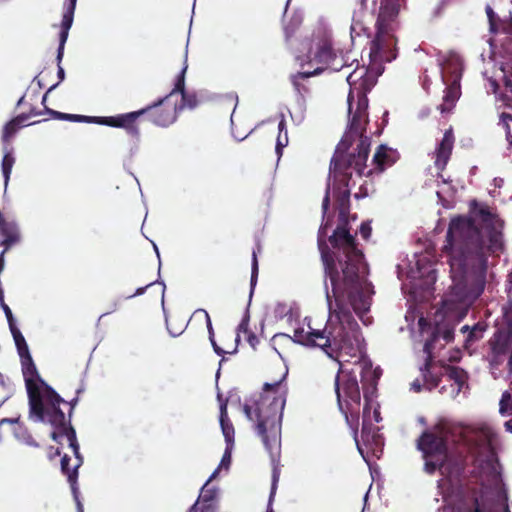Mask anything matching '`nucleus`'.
<instances>
[{"mask_svg": "<svg viewBox=\"0 0 512 512\" xmlns=\"http://www.w3.org/2000/svg\"><path fill=\"white\" fill-rule=\"evenodd\" d=\"M452 336H453V332L451 329H446L443 331L442 333V337L444 338L445 341H451L452 339Z\"/></svg>", "mask_w": 512, "mask_h": 512, "instance_id": "4c0bfd02", "label": "nucleus"}, {"mask_svg": "<svg viewBox=\"0 0 512 512\" xmlns=\"http://www.w3.org/2000/svg\"><path fill=\"white\" fill-rule=\"evenodd\" d=\"M425 351L429 353V351H430V344L429 343L425 344Z\"/></svg>", "mask_w": 512, "mask_h": 512, "instance_id": "603ef678", "label": "nucleus"}, {"mask_svg": "<svg viewBox=\"0 0 512 512\" xmlns=\"http://www.w3.org/2000/svg\"><path fill=\"white\" fill-rule=\"evenodd\" d=\"M208 480L202 487L201 493L196 501V512L198 509L204 506L205 509L217 510V499L219 496V488L215 486H209Z\"/></svg>", "mask_w": 512, "mask_h": 512, "instance_id": "6ab92c4d", "label": "nucleus"}, {"mask_svg": "<svg viewBox=\"0 0 512 512\" xmlns=\"http://www.w3.org/2000/svg\"><path fill=\"white\" fill-rule=\"evenodd\" d=\"M143 291H144V289H143V288L138 289V290H137V292H136V294H141V293H143Z\"/></svg>", "mask_w": 512, "mask_h": 512, "instance_id": "864d4df0", "label": "nucleus"}, {"mask_svg": "<svg viewBox=\"0 0 512 512\" xmlns=\"http://www.w3.org/2000/svg\"><path fill=\"white\" fill-rule=\"evenodd\" d=\"M424 377H425V384H424V386H425L427 389H429V390H430V389L434 388V387L437 385V381H436V380H431V381H429V380L427 379L426 375H424Z\"/></svg>", "mask_w": 512, "mask_h": 512, "instance_id": "58836bf2", "label": "nucleus"}, {"mask_svg": "<svg viewBox=\"0 0 512 512\" xmlns=\"http://www.w3.org/2000/svg\"><path fill=\"white\" fill-rule=\"evenodd\" d=\"M454 138L452 130L449 129L444 133V136L436 148L435 152V165L438 169H443L450 157L453 148Z\"/></svg>", "mask_w": 512, "mask_h": 512, "instance_id": "a211bd4d", "label": "nucleus"}, {"mask_svg": "<svg viewBox=\"0 0 512 512\" xmlns=\"http://www.w3.org/2000/svg\"><path fill=\"white\" fill-rule=\"evenodd\" d=\"M187 70V65H185L180 73V76L178 77V80L175 84V88L172 91H175V93L178 95V100L181 99L183 104L179 107H177L179 110H181L184 107L188 108H194L198 104L197 97L195 95H185L183 93L184 89V75Z\"/></svg>", "mask_w": 512, "mask_h": 512, "instance_id": "412c9836", "label": "nucleus"}, {"mask_svg": "<svg viewBox=\"0 0 512 512\" xmlns=\"http://www.w3.org/2000/svg\"><path fill=\"white\" fill-rule=\"evenodd\" d=\"M245 337H246L247 341L250 343V345H251V346H253V347H254V346L256 345V343L258 342V340H257L256 336H255L253 333H251V332H249L248 334H246V335H245Z\"/></svg>", "mask_w": 512, "mask_h": 512, "instance_id": "e433bc0d", "label": "nucleus"}, {"mask_svg": "<svg viewBox=\"0 0 512 512\" xmlns=\"http://www.w3.org/2000/svg\"><path fill=\"white\" fill-rule=\"evenodd\" d=\"M328 221L322 224L318 234V246L325 269V292L329 317L324 330L314 328L311 319L305 317L294 329L293 338L286 334L274 336V343L291 340L311 347H319L338 363L335 392L338 406L346 422L354 430L358 451L368 463L369 454L379 457L383 440L375 426L381 419L379 405L374 399L380 372L372 367L365 354L364 339L359 327L346 308L350 304L355 313L367 325L364 318L373 294L368 282V266L363 254L355 247L354 238L339 225L330 242L332 253L325 241Z\"/></svg>", "mask_w": 512, "mask_h": 512, "instance_id": "f257e3e1", "label": "nucleus"}, {"mask_svg": "<svg viewBox=\"0 0 512 512\" xmlns=\"http://www.w3.org/2000/svg\"><path fill=\"white\" fill-rule=\"evenodd\" d=\"M153 247H154V250H155V252H156V254H157V257H159V256H160V255H159V250H158V247L156 246V244H155V243H153Z\"/></svg>", "mask_w": 512, "mask_h": 512, "instance_id": "3c124183", "label": "nucleus"}, {"mask_svg": "<svg viewBox=\"0 0 512 512\" xmlns=\"http://www.w3.org/2000/svg\"><path fill=\"white\" fill-rule=\"evenodd\" d=\"M58 74L61 80L64 79V70L62 67H59Z\"/></svg>", "mask_w": 512, "mask_h": 512, "instance_id": "09e8293b", "label": "nucleus"}, {"mask_svg": "<svg viewBox=\"0 0 512 512\" xmlns=\"http://www.w3.org/2000/svg\"><path fill=\"white\" fill-rule=\"evenodd\" d=\"M278 137H277V143H276V152L278 155L281 154V151L284 147L288 144V135H287V129L285 120L281 119V121L278 124Z\"/></svg>", "mask_w": 512, "mask_h": 512, "instance_id": "393cba45", "label": "nucleus"}, {"mask_svg": "<svg viewBox=\"0 0 512 512\" xmlns=\"http://www.w3.org/2000/svg\"><path fill=\"white\" fill-rule=\"evenodd\" d=\"M54 427V431L51 434V437L56 442H62L65 440L69 447L71 448L74 456L75 461L72 466L69 465L70 458L67 455H64L61 459V469L63 473H65L68 477V481L71 483L73 496L76 502V505H78L79 512H82V503L79 499V493L78 488L76 485V479H77V470L80 467L82 463V459L79 455V446L76 439V433L75 431L67 425L66 417L64 416V422L61 425H51Z\"/></svg>", "mask_w": 512, "mask_h": 512, "instance_id": "6e6552de", "label": "nucleus"}, {"mask_svg": "<svg viewBox=\"0 0 512 512\" xmlns=\"http://www.w3.org/2000/svg\"><path fill=\"white\" fill-rule=\"evenodd\" d=\"M6 252V249H4L0 254V273L4 269V254Z\"/></svg>", "mask_w": 512, "mask_h": 512, "instance_id": "37998d69", "label": "nucleus"}, {"mask_svg": "<svg viewBox=\"0 0 512 512\" xmlns=\"http://www.w3.org/2000/svg\"><path fill=\"white\" fill-rule=\"evenodd\" d=\"M171 334H172L173 336H177V335H179V334H180V332H179V333H172V332H171Z\"/></svg>", "mask_w": 512, "mask_h": 512, "instance_id": "4d7b16f0", "label": "nucleus"}, {"mask_svg": "<svg viewBox=\"0 0 512 512\" xmlns=\"http://www.w3.org/2000/svg\"><path fill=\"white\" fill-rule=\"evenodd\" d=\"M59 117L62 119H68L71 121H86V122H94L96 117H86V116H80V115H74V114H61L58 113Z\"/></svg>", "mask_w": 512, "mask_h": 512, "instance_id": "c756f323", "label": "nucleus"}, {"mask_svg": "<svg viewBox=\"0 0 512 512\" xmlns=\"http://www.w3.org/2000/svg\"><path fill=\"white\" fill-rule=\"evenodd\" d=\"M349 131L345 134L342 141L336 149V153L331 161L330 180L328 184L326 196L322 203L323 214L325 215L329 206V195L332 190L333 196L336 198L339 208V217L341 222H345L347 202L350 195L349 181L352 180V172L354 169L356 174L361 177L369 176L373 172H382L386 167L391 166L398 159L396 150L381 145L376 150L373 157V169H367L365 162L368 157L370 141L363 136L365 126L367 124V109H365V121L362 120V126H352L353 115L349 113Z\"/></svg>", "mask_w": 512, "mask_h": 512, "instance_id": "f03ea898", "label": "nucleus"}, {"mask_svg": "<svg viewBox=\"0 0 512 512\" xmlns=\"http://www.w3.org/2000/svg\"><path fill=\"white\" fill-rule=\"evenodd\" d=\"M449 509H445V512H448ZM453 512H467V503H459L455 508L452 509Z\"/></svg>", "mask_w": 512, "mask_h": 512, "instance_id": "c9c22d12", "label": "nucleus"}, {"mask_svg": "<svg viewBox=\"0 0 512 512\" xmlns=\"http://www.w3.org/2000/svg\"><path fill=\"white\" fill-rule=\"evenodd\" d=\"M277 482H278V474L276 473V471H274V473H273V482H272L271 492H270V496H269L267 512H273L272 502H273V498H274V495H275V492H276Z\"/></svg>", "mask_w": 512, "mask_h": 512, "instance_id": "7c9ffc66", "label": "nucleus"}, {"mask_svg": "<svg viewBox=\"0 0 512 512\" xmlns=\"http://www.w3.org/2000/svg\"><path fill=\"white\" fill-rule=\"evenodd\" d=\"M505 428L507 431L512 433V419L505 422Z\"/></svg>", "mask_w": 512, "mask_h": 512, "instance_id": "c03bdc74", "label": "nucleus"}, {"mask_svg": "<svg viewBox=\"0 0 512 512\" xmlns=\"http://www.w3.org/2000/svg\"><path fill=\"white\" fill-rule=\"evenodd\" d=\"M443 499H444V501L446 502V501H447V496H446V495H444V496H443Z\"/></svg>", "mask_w": 512, "mask_h": 512, "instance_id": "13d9d810", "label": "nucleus"}, {"mask_svg": "<svg viewBox=\"0 0 512 512\" xmlns=\"http://www.w3.org/2000/svg\"><path fill=\"white\" fill-rule=\"evenodd\" d=\"M418 448L423 454L427 473H433L436 469L444 473L447 448L442 427H436L434 431L423 433L418 441Z\"/></svg>", "mask_w": 512, "mask_h": 512, "instance_id": "1a4fd4ad", "label": "nucleus"}, {"mask_svg": "<svg viewBox=\"0 0 512 512\" xmlns=\"http://www.w3.org/2000/svg\"><path fill=\"white\" fill-rule=\"evenodd\" d=\"M220 426H221L223 436L225 438L226 449L224 451V454L222 456V459H221L218 467L211 474V476L208 479V482H211L212 480L216 479L222 470H224L225 472H228L230 465H231V454H232V450H233V446H234L235 431H234L233 424L230 422V420L228 418L226 403H221V405H220Z\"/></svg>", "mask_w": 512, "mask_h": 512, "instance_id": "9b49d317", "label": "nucleus"}, {"mask_svg": "<svg viewBox=\"0 0 512 512\" xmlns=\"http://www.w3.org/2000/svg\"><path fill=\"white\" fill-rule=\"evenodd\" d=\"M447 191L445 189H441V190H438L437 191V195L440 199H442L444 197V194H446Z\"/></svg>", "mask_w": 512, "mask_h": 512, "instance_id": "a18cd8bd", "label": "nucleus"}, {"mask_svg": "<svg viewBox=\"0 0 512 512\" xmlns=\"http://www.w3.org/2000/svg\"><path fill=\"white\" fill-rule=\"evenodd\" d=\"M15 435L18 439H20L21 441L25 442L28 445H36V443L34 442L32 437L27 433V431L25 429H23L21 427H19L15 431Z\"/></svg>", "mask_w": 512, "mask_h": 512, "instance_id": "c85d7f7f", "label": "nucleus"}, {"mask_svg": "<svg viewBox=\"0 0 512 512\" xmlns=\"http://www.w3.org/2000/svg\"><path fill=\"white\" fill-rule=\"evenodd\" d=\"M20 358L30 356L28 345L24 336L17 327L10 329Z\"/></svg>", "mask_w": 512, "mask_h": 512, "instance_id": "5701e85b", "label": "nucleus"}, {"mask_svg": "<svg viewBox=\"0 0 512 512\" xmlns=\"http://www.w3.org/2000/svg\"><path fill=\"white\" fill-rule=\"evenodd\" d=\"M294 307L291 304L277 303L274 307V314L278 318L292 317Z\"/></svg>", "mask_w": 512, "mask_h": 512, "instance_id": "cd10ccee", "label": "nucleus"}, {"mask_svg": "<svg viewBox=\"0 0 512 512\" xmlns=\"http://www.w3.org/2000/svg\"><path fill=\"white\" fill-rule=\"evenodd\" d=\"M77 511L79 512V509L77 508Z\"/></svg>", "mask_w": 512, "mask_h": 512, "instance_id": "680f3d73", "label": "nucleus"}, {"mask_svg": "<svg viewBox=\"0 0 512 512\" xmlns=\"http://www.w3.org/2000/svg\"><path fill=\"white\" fill-rule=\"evenodd\" d=\"M474 222L481 224L478 230L468 218L457 217L451 220L447 233L444 253L448 258L452 278H460L467 265V243L480 236L489 239L491 247L500 246L502 223L488 207L476 206L473 210Z\"/></svg>", "mask_w": 512, "mask_h": 512, "instance_id": "20e7f679", "label": "nucleus"}, {"mask_svg": "<svg viewBox=\"0 0 512 512\" xmlns=\"http://www.w3.org/2000/svg\"><path fill=\"white\" fill-rule=\"evenodd\" d=\"M20 359L29 397L30 418L50 425L63 424L64 413L59 408L63 399L39 377L31 355Z\"/></svg>", "mask_w": 512, "mask_h": 512, "instance_id": "423d86ee", "label": "nucleus"}, {"mask_svg": "<svg viewBox=\"0 0 512 512\" xmlns=\"http://www.w3.org/2000/svg\"><path fill=\"white\" fill-rule=\"evenodd\" d=\"M411 388L415 391V392H420L422 390V385L421 383L419 382V380H415L412 384H411Z\"/></svg>", "mask_w": 512, "mask_h": 512, "instance_id": "a19ab883", "label": "nucleus"}, {"mask_svg": "<svg viewBox=\"0 0 512 512\" xmlns=\"http://www.w3.org/2000/svg\"><path fill=\"white\" fill-rule=\"evenodd\" d=\"M492 469H493L494 471H496V468H495V465H494V464H492Z\"/></svg>", "mask_w": 512, "mask_h": 512, "instance_id": "bf43d9fd", "label": "nucleus"}, {"mask_svg": "<svg viewBox=\"0 0 512 512\" xmlns=\"http://www.w3.org/2000/svg\"><path fill=\"white\" fill-rule=\"evenodd\" d=\"M298 61L302 68L309 65L312 69H304L293 76V79L306 78L319 74L325 69L338 71L342 67V59L332 51L330 36L326 31H321L311 39L301 43Z\"/></svg>", "mask_w": 512, "mask_h": 512, "instance_id": "0eeeda50", "label": "nucleus"}, {"mask_svg": "<svg viewBox=\"0 0 512 512\" xmlns=\"http://www.w3.org/2000/svg\"><path fill=\"white\" fill-rule=\"evenodd\" d=\"M417 271L411 269V278H424L426 283L435 281L434 270L432 269L429 258L426 255L419 256L416 260Z\"/></svg>", "mask_w": 512, "mask_h": 512, "instance_id": "aec40b11", "label": "nucleus"}, {"mask_svg": "<svg viewBox=\"0 0 512 512\" xmlns=\"http://www.w3.org/2000/svg\"><path fill=\"white\" fill-rule=\"evenodd\" d=\"M486 12H487V16L490 21L491 28H493V20H494L495 14L490 7H487Z\"/></svg>", "mask_w": 512, "mask_h": 512, "instance_id": "ea45409f", "label": "nucleus"}, {"mask_svg": "<svg viewBox=\"0 0 512 512\" xmlns=\"http://www.w3.org/2000/svg\"><path fill=\"white\" fill-rule=\"evenodd\" d=\"M4 312H5V315L7 317V321H8V324H9V328L12 329V327H16L15 325V321H14V318H13V315H12V312H11V309L4 303L1 305Z\"/></svg>", "mask_w": 512, "mask_h": 512, "instance_id": "72a5a7b5", "label": "nucleus"}, {"mask_svg": "<svg viewBox=\"0 0 512 512\" xmlns=\"http://www.w3.org/2000/svg\"><path fill=\"white\" fill-rule=\"evenodd\" d=\"M484 75L486 76V78H488V80L490 81V77L489 75H487V71L484 72Z\"/></svg>", "mask_w": 512, "mask_h": 512, "instance_id": "6e6d98bb", "label": "nucleus"}, {"mask_svg": "<svg viewBox=\"0 0 512 512\" xmlns=\"http://www.w3.org/2000/svg\"><path fill=\"white\" fill-rule=\"evenodd\" d=\"M25 118L24 117H16L13 120L9 121L3 129V141L8 142L14 134L23 126Z\"/></svg>", "mask_w": 512, "mask_h": 512, "instance_id": "b1692460", "label": "nucleus"}, {"mask_svg": "<svg viewBox=\"0 0 512 512\" xmlns=\"http://www.w3.org/2000/svg\"><path fill=\"white\" fill-rule=\"evenodd\" d=\"M201 313L204 314L205 316V319H206V323H207V330H208V334H209V340L213 346V349L214 351L218 354V355H223L225 353H235L236 350H237V344L238 342L240 341L241 339V335L244 334H248L249 333V329H248V325H249V317L247 315H245L242 319V321L240 322V324L238 325L237 327V331H236V338H235V342H236V346L233 348L232 351H224L221 347H219L216 342H215V339H214V329H213V326H212V323H211V319H210V316L209 314L205 311V310H201Z\"/></svg>", "mask_w": 512, "mask_h": 512, "instance_id": "4468645a", "label": "nucleus"}, {"mask_svg": "<svg viewBox=\"0 0 512 512\" xmlns=\"http://www.w3.org/2000/svg\"><path fill=\"white\" fill-rule=\"evenodd\" d=\"M480 433L488 441V444L491 446L493 443V437L495 435L492 428L489 425L485 424L480 428Z\"/></svg>", "mask_w": 512, "mask_h": 512, "instance_id": "2f4dec72", "label": "nucleus"}, {"mask_svg": "<svg viewBox=\"0 0 512 512\" xmlns=\"http://www.w3.org/2000/svg\"><path fill=\"white\" fill-rule=\"evenodd\" d=\"M463 71V61L456 53H449L441 66V76L447 85V91L440 106L441 112H448L460 97V79Z\"/></svg>", "mask_w": 512, "mask_h": 512, "instance_id": "9d476101", "label": "nucleus"}, {"mask_svg": "<svg viewBox=\"0 0 512 512\" xmlns=\"http://www.w3.org/2000/svg\"><path fill=\"white\" fill-rule=\"evenodd\" d=\"M287 370L279 381L266 383L259 399L245 406L247 417L256 422V428L262 435L267 448L277 447L283 410L286 404L287 387L283 383Z\"/></svg>", "mask_w": 512, "mask_h": 512, "instance_id": "39448f33", "label": "nucleus"}, {"mask_svg": "<svg viewBox=\"0 0 512 512\" xmlns=\"http://www.w3.org/2000/svg\"><path fill=\"white\" fill-rule=\"evenodd\" d=\"M484 75L486 76V78H488V80L490 81V77L489 75H487V71L484 72Z\"/></svg>", "mask_w": 512, "mask_h": 512, "instance_id": "5fc2aeb1", "label": "nucleus"}, {"mask_svg": "<svg viewBox=\"0 0 512 512\" xmlns=\"http://www.w3.org/2000/svg\"><path fill=\"white\" fill-rule=\"evenodd\" d=\"M14 163H15V156L13 153V149L9 148V147H5L4 155H3V159H2V163H1L5 189L8 186Z\"/></svg>", "mask_w": 512, "mask_h": 512, "instance_id": "4be33fe9", "label": "nucleus"}, {"mask_svg": "<svg viewBox=\"0 0 512 512\" xmlns=\"http://www.w3.org/2000/svg\"><path fill=\"white\" fill-rule=\"evenodd\" d=\"M258 274V261L256 252H253V261H252V275H251V286H254L256 283V278Z\"/></svg>", "mask_w": 512, "mask_h": 512, "instance_id": "473e14b6", "label": "nucleus"}, {"mask_svg": "<svg viewBox=\"0 0 512 512\" xmlns=\"http://www.w3.org/2000/svg\"><path fill=\"white\" fill-rule=\"evenodd\" d=\"M499 412L503 416L512 414V391H506L503 393L500 400Z\"/></svg>", "mask_w": 512, "mask_h": 512, "instance_id": "bb28decb", "label": "nucleus"}, {"mask_svg": "<svg viewBox=\"0 0 512 512\" xmlns=\"http://www.w3.org/2000/svg\"><path fill=\"white\" fill-rule=\"evenodd\" d=\"M399 0H379L376 36L370 44L368 63L357 66L347 76L350 86L348 94V113L353 115L352 126H362L365 121V109L368 108L366 93L375 85L384 70V64L396 58L395 31L398 27L397 16Z\"/></svg>", "mask_w": 512, "mask_h": 512, "instance_id": "7ed1b4c3", "label": "nucleus"}, {"mask_svg": "<svg viewBox=\"0 0 512 512\" xmlns=\"http://www.w3.org/2000/svg\"><path fill=\"white\" fill-rule=\"evenodd\" d=\"M178 102V95L172 91L168 96L159 102L162 108L157 109L154 113V122L160 126H167L172 124L178 112L176 103Z\"/></svg>", "mask_w": 512, "mask_h": 512, "instance_id": "ddd939ff", "label": "nucleus"}, {"mask_svg": "<svg viewBox=\"0 0 512 512\" xmlns=\"http://www.w3.org/2000/svg\"><path fill=\"white\" fill-rule=\"evenodd\" d=\"M496 104L500 111V121L506 130L507 140L512 144V99L507 94L499 95Z\"/></svg>", "mask_w": 512, "mask_h": 512, "instance_id": "f3484780", "label": "nucleus"}, {"mask_svg": "<svg viewBox=\"0 0 512 512\" xmlns=\"http://www.w3.org/2000/svg\"><path fill=\"white\" fill-rule=\"evenodd\" d=\"M500 80L512 95V60L501 62L500 66L493 71L490 77V88L495 94L498 92Z\"/></svg>", "mask_w": 512, "mask_h": 512, "instance_id": "2eb2a0df", "label": "nucleus"}, {"mask_svg": "<svg viewBox=\"0 0 512 512\" xmlns=\"http://www.w3.org/2000/svg\"><path fill=\"white\" fill-rule=\"evenodd\" d=\"M360 233L363 238L368 239L371 234V227L368 223H363L360 227Z\"/></svg>", "mask_w": 512, "mask_h": 512, "instance_id": "f704fd0d", "label": "nucleus"}, {"mask_svg": "<svg viewBox=\"0 0 512 512\" xmlns=\"http://www.w3.org/2000/svg\"><path fill=\"white\" fill-rule=\"evenodd\" d=\"M368 194L367 189L364 192L355 193L356 198L365 197Z\"/></svg>", "mask_w": 512, "mask_h": 512, "instance_id": "49530a36", "label": "nucleus"}, {"mask_svg": "<svg viewBox=\"0 0 512 512\" xmlns=\"http://www.w3.org/2000/svg\"><path fill=\"white\" fill-rule=\"evenodd\" d=\"M446 374L449 379L455 381L458 390H460L461 387L465 384L466 374L462 369L458 367H450L446 370Z\"/></svg>", "mask_w": 512, "mask_h": 512, "instance_id": "a878e982", "label": "nucleus"}, {"mask_svg": "<svg viewBox=\"0 0 512 512\" xmlns=\"http://www.w3.org/2000/svg\"><path fill=\"white\" fill-rule=\"evenodd\" d=\"M474 512H479L478 508H477V509H475V511H474Z\"/></svg>", "mask_w": 512, "mask_h": 512, "instance_id": "052dcab7", "label": "nucleus"}, {"mask_svg": "<svg viewBox=\"0 0 512 512\" xmlns=\"http://www.w3.org/2000/svg\"><path fill=\"white\" fill-rule=\"evenodd\" d=\"M445 485H446V481L441 480V481L439 482L438 487H439V489H441V490H442V489H443V487H444Z\"/></svg>", "mask_w": 512, "mask_h": 512, "instance_id": "8fccbe9b", "label": "nucleus"}, {"mask_svg": "<svg viewBox=\"0 0 512 512\" xmlns=\"http://www.w3.org/2000/svg\"><path fill=\"white\" fill-rule=\"evenodd\" d=\"M196 510V503L193 505V507L190 509L189 512H194ZM196 512H216L214 509H205L204 506L198 509Z\"/></svg>", "mask_w": 512, "mask_h": 512, "instance_id": "79ce46f5", "label": "nucleus"}, {"mask_svg": "<svg viewBox=\"0 0 512 512\" xmlns=\"http://www.w3.org/2000/svg\"><path fill=\"white\" fill-rule=\"evenodd\" d=\"M425 325H426V320L424 318H420L419 319V326L421 327L422 330L424 329Z\"/></svg>", "mask_w": 512, "mask_h": 512, "instance_id": "de8ad7c7", "label": "nucleus"}, {"mask_svg": "<svg viewBox=\"0 0 512 512\" xmlns=\"http://www.w3.org/2000/svg\"><path fill=\"white\" fill-rule=\"evenodd\" d=\"M76 1L77 0H65L64 2V13L61 22L60 45L57 57L59 61L62 58L63 49L68 37L69 29L71 28L73 23Z\"/></svg>", "mask_w": 512, "mask_h": 512, "instance_id": "dca6fc26", "label": "nucleus"}, {"mask_svg": "<svg viewBox=\"0 0 512 512\" xmlns=\"http://www.w3.org/2000/svg\"><path fill=\"white\" fill-rule=\"evenodd\" d=\"M148 109L149 108L130 112V113L119 114L116 116L96 117L95 123L110 126V127H115V128H123L129 134L136 135L138 133L136 121Z\"/></svg>", "mask_w": 512, "mask_h": 512, "instance_id": "f8f14e48", "label": "nucleus"}]
</instances>
